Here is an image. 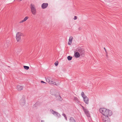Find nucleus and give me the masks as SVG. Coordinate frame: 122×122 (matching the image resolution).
I'll return each mask as SVG.
<instances>
[{
    "instance_id": "nucleus-4",
    "label": "nucleus",
    "mask_w": 122,
    "mask_h": 122,
    "mask_svg": "<svg viewBox=\"0 0 122 122\" xmlns=\"http://www.w3.org/2000/svg\"><path fill=\"white\" fill-rule=\"evenodd\" d=\"M30 8L32 14L34 15H36V10L35 5L33 4H31L30 5Z\"/></svg>"
},
{
    "instance_id": "nucleus-10",
    "label": "nucleus",
    "mask_w": 122,
    "mask_h": 122,
    "mask_svg": "<svg viewBox=\"0 0 122 122\" xmlns=\"http://www.w3.org/2000/svg\"><path fill=\"white\" fill-rule=\"evenodd\" d=\"M23 88V86L20 85H18L17 86L16 88L18 91H20L22 90Z\"/></svg>"
},
{
    "instance_id": "nucleus-14",
    "label": "nucleus",
    "mask_w": 122,
    "mask_h": 122,
    "mask_svg": "<svg viewBox=\"0 0 122 122\" xmlns=\"http://www.w3.org/2000/svg\"><path fill=\"white\" fill-rule=\"evenodd\" d=\"M48 4L47 3H43L41 5V7L43 9L46 8L48 6Z\"/></svg>"
},
{
    "instance_id": "nucleus-17",
    "label": "nucleus",
    "mask_w": 122,
    "mask_h": 122,
    "mask_svg": "<svg viewBox=\"0 0 122 122\" xmlns=\"http://www.w3.org/2000/svg\"><path fill=\"white\" fill-rule=\"evenodd\" d=\"M74 100L77 103H78L79 102L78 99L76 97H74Z\"/></svg>"
},
{
    "instance_id": "nucleus-22",
    "label": "nucleus",
    "mask_w": 122,
    "mask_h": 122,
    "mask_svg": "<svg viewBox=\"0 0 122 122\" xmlns=\"http://www.w3.org/2000/svg\"><path fill=\"white\" fill-rule=\"evenodd\" d=\"M62 115L65 118L66 120H67V117H66V116L65 114L64 113H63L62 114Z\"/></svg>"
},
{
    "instance_id": "nucleus-16",
    "label": "nucleus",
    "mask_w": 122,
    "mask_h": 122,
    "mask_svg": "<svg viewBox=\"0 0 122 122\" xmlns=\"http://www.w3.org/2000/svg\"><path fill=\"white\" fill-rule=\"evenodd\" d=\"M70 122H76L75 120L72 117H71L69 119Z\"/></svg>"
},
{
    "instance_id": "nucleus-8",
    "label": "nucleus",
    "mask_w": 122,
    "mask_h": 122,
    "mask_svg": "<svg viewBox=\"0 0 122 122\" xmlns=\"http://www.w3.org/2000/svg\"><path fill=\"white\" fill-rule=\"evenodd\" d=\"M76 51L78 52L81 55H84V51L80 47H78L76 49Z\"/></svg>"
},
{
    "instance_id": "nucleus-20",
    "label": "nucleus",
    "mask_w": 122,
    "mask_h": 122,
    "mask_svg": "<svg viewBox=\"0 0 122 122\" xmlns=\"http://www.w3.org/2000/svg\"><path fill=\"white\" fill-rule=\"evenodd\" d=\"M67 58L68 60L70 61L72 59V57L70 56H68L67 57Z\"/></svg>"
},
{
    "instance_id": "nucleus-5",
    "label": "nucleus",
    "mask_w": 122,
    "mask_h": 122,
    "mask_svg": "<svg viewBox=\"0 0 122 122\" xmlns=\"http://www.w3.org/2000/svg\"><path fill=\"white\" fill-rule=\"evenodd\" d=\"M25 97L23 95L19 101L20 105L22 107L24 106L25 104Z\"/></svg>"
},
{
    "instance_id": "nucleus-25",
    "label": "nucleus",
    "mask_w": 122,
    "mask_h": 122,
    "mask_svg": "<svg viewBox=\"0 0 122 122\" xmlns=\"http://www.w3.org/2000/svg\"><path fill=\"white\" fill-rule=\"evenodd\" d=\"M104 49L106 53V54L107 53V51L106 49H105V47L104 48Z\"/></svg>"
},
{
    "instance_id": "nucleus-13",
    "label": "nucleus",
    "mask_w": 122,
    "mask_h": 122,
    "mask_svg": "<svg viewBox=\"0 0 122 122\" xmlns=\"http://www.w3.org/2000/svg\"><path fill=\"white\" fill-rule=\"evenodd\" d=\"M81 55L78 52L75 51L74 52V56L76 58L79 57Z\"/></svg>"
},
{
    "instance_id": "nucleus-3",
    "label": "nucleus",
    "mask_w": 122,
    "mask_h": 122,
    "mask_svg": "<svg viewBox=\"0 0 122 122\" xmlns=\"http://www.w3.org/2000/svg\"><path fill=\"white\" fill-rule=\"evenodd\" d=\"M81 95L83 97L84 102L87 104H88L89 103V99L85 95L83 92H82L81 93Z\"/></svg>"
},
{
    "instance_id": "nucleus-6",
    "label": "nucleus",
    "mask_w": 122,
    "mask_h": 122,
    "mask_svg": "<svg viewBox=\"0 0 122 122\" xmlns=\"http://www.w3.org/2000/svg\"><path fill=\"white\" fill-rule=\"evenodd\" d=\"M50 111L51 113L54 116L56 117L57 118H60L61 117V115L58 112L55 111H54L52 109H51Z\"/></svg>"
},
{
    "instance_id": "nucleus-27",
    "label": "nucleus",
    "mask_w": 122,
    "mask_h": 122,
    "mask_svg": "<svg viewBox=\"0 0 122 122\" xmlns=\"http://www.w3.org/2000/svg\"><path fill=\"white\" fill-rule=\"evenodd\" d=\"M82 107L83 109V110H84V109H85L86 108L83 106H82Z\"/></svg>"
},
{
    "instance_id": "nucleus-2",
    "label": "nucleus",
    "mask_w": 122,
    "mask_h": 122,
    "mask_svg": "<svg viewBox=\"0 0 122 122\" xmlns=\"http://www.w3.org/2000/svg\"><path fill=\"white\" fill-rule=\"evenodd\" d=\"M46 81L50 84L57 85L56 82L54 81L55 79L54 78L48 77L46 79Z\"/></svg>"
},
{
    "instance_id": "nucleus-15",
    "label": "nucleus",
    "mask_w": 122,
    "mask_h": 122,
    "mask_svg": "<svg viewBox=\"0 0 122 122\" xmlns=\"http://www.w3.org/2000/svg\"><path fill=\"white\" fill-rule=\"evenodd\" d=\"M28 18L29 17L28 16H27L25 17L23 20L20 21V23H21L24 22L26 21L28 19Z\"/></svg>"
},
{
    "instance_id": "nucleus-19",
    "label": "nucleus",
    "mask_w": 122,
    "mask_h": 122,
    "mask_svg": "<svg viewBox=\"0 0 122 122\" xmlns=\"http://www.w3.org/2000/svg\"><path fill=\"white\" fill-rule=\"evenodd\" d=\"M56 98H57L59 100L61 101L62 100V98L59 95L58 96L56 97Z\"/></svg>"
},
{
    "instance_id": "nucleus-11",
    "label": "nucleus",
    "mask_w": 122,
    "mask_h": 122,
    "mask_svg": "<svg viewBox=\"0 0 122 122\" xmlns=\"http://www.w3.org/2000/svg\"><path fill=\"white\" fill-rule=\"evenodd\" d=\"M83 111L87 116L88 117H90V114L89 113V111L87 109H84Z\"/></svg>"
},
{
    "instance_id": "nucleus-1",
    "label": "nucleus",
    "mask_w": 122,
    "mask_h": 122,
    "mask_svg": "<svg viewBox=\"0 0 122 122\" xmlns=\"http://www.w3.org/2000/svg\"><path fill=\"white\" fill-rule=\"evenodd\" d=\"M99 111L103 115L102 117L111 116L112 114V112L111 110L105 108H100Z\"/></svg>"
},
{
    "instance_id": "nucleus-21",
    "label": "nucleus",
    "mask_w": 122,
    "mask_h": 122,
    "mask_svg": "<svg viewBox=\"0 0 122 122\" xmlns=\"http://www.w3.org/2000/svg\"><path fill=\"white\" fill-rule=\"evenodd\" d=\"M24 67L25 69L27 70L29 69V66H24Z\"/></svg>"
},
{
    "instance_id": "nucleus-18",
    "label": "nucleus",
    "mask_w": 122,
    "mask_h": 122,
    "mask_svg": "<svg viewBox=\"0 0 122 122\" xmlns=\"http://www.w3.org/2000/svg\"><path fill=\"white\" fill-rule=\"evenodd\" d=\"M10 43L9 42L7 43H5L3 45V47L5 48H6L8 46V45Z\"/></svg>"
},
{
    "instance_id": "nucleus-12",
    "label": "nucleus",
    "mask_w": 122,
    "mask_h": 122,
    "mask_svg": "<svg viewBox=\"0 0 122 122\" xmlns=\"http://www.w3.org/2000/svg\"><path fill=\"white\" fill-rule=\"evenodd\" d=\"M73 38L72 36H70L69 39V41L68 43V44L71 45L72 43V41Z\"/></svg>"
},
{
    "instance_id": "nucleus-7",
    "label": "nucleus",
    "mask_w": 122,
    "mask_h": 122,
    "mask_svg": "<svg viewBox=\"0 0 122 122\" xmlns=\"http://www.w3.org/2000/svg\"><path fill=\"white\" fill-rule=\"evenodd\" d=\"M22 35V34L20 32H18L16 34V38L17 41H19L20 40L21 36Z\"/></svg>"
},
{
    "instance_id": "nucleus-26",
    "label": "nucleus",
    "mask_w": 122,
    "mask_h": 122,
    "mask_svg": "<svg viewBox=\"0 0 122 122\" xmlns=\"http://www.w3.org/2000/svg\"><path fill=\"white\" fill-rule=\"evenodd\" d=\"M41 83H45V84L46 83V82H44V81H41Z\"/></svg>"
},
{
    "instance_id": "nucleus-24",
    "label": "nucleus",
    "mask_w": 122,
    "mask_h": 122,
    "mask_svg": "<svg viewBox=\"0 0 122 122\" xmlns=\"http://www.w3.org/2000/svg\"><path fill=\"white\" fill-rule=\"evenodd\" d=\"M77 18V17L76 16H74V18H73V19L74 20H76Z\"/></svg>"
},
{
    "instance_id": "nucleus-9",
    "label": "nucleus",
    "mask_w": 122,
    "mask_h": 122,
    "mask_svg": "<svg viewBox=\"0 0 122 122\" xmlns=\"http://www.w3.org/2000/svg\"><path fill=\"white\" fill-rule=\"evenodd\" d=\"M109 117H102V119L103 122H110V119Z\"/></svg>"
},
{
    "instance_id": "nucleus-23",
    "label": "nucleus",
    "mask_w": 122,
    "mask_h": 122,
    "mask_svg": "<svg viewBox=\"0 0 122 122\" xmlns=\"http://www.w3.org/2000/svg\"><path fill=\"white\" fill-rule=\"evenodd\" d=\"M55 65L56 66H57L58 65V63L56 62L55 63Z\"/></svg>"
},
{
    "instance_id": "nucleus-29",
    "label": "nucleus",
    "mask_w": 122,
    "mask_h": 122,
    "mask_svg": "<svg viewBox=\"0 0 122 122\" xmlns=\"http://www.w3.org/2000/svg\"><path fill=\"white\" fill-rule=\"evenodd\" d=\"M18 1H21L22 0H17Z\"/></svg>"
},
{
    "instance_id": "nucleus-28",
    "label": "nucleus",
    "mask_w": 122,
    "mask_h": 122,
    "mask_svg": "<svg viewBox=\"0 0 122 122\" xmlns=\"http://www.w3.org/2000/svg\"><path fill=\"white\" fill-rule=\"evenodd\" d=\"M41 122H44V121L43 120H42L41 121Z\"/></svg>"
}]
</instances>
